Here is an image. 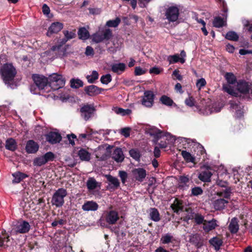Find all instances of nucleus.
Returning <instances> with one entry per match:
<instances>
[{
    "label": "nucleus",
    "instance_id": "obj_5",
    "mask_svg": "<svg viewBox=\"0 0 252 252\" xmlns=\"http://www.w3.org/2000/svg\"><path fill=\"white\" fill-rule=\"evenodd\" d=\"M195 141L186 138H182L179 147V151L181 152L183 158H193L192 155L193 146L194 145Z\"/></svg>",
    "mask_w": 252,
    "mask_h": 252
},
{
    "label": "nucleus",
    "instance_id": "obj_36",
    "mask_svg": "<svg viewBox=\"0 0 252 252\" xmlns=\"http://www.w3.org/2000/svg\"><path fill=\"white\" fill-rule=\"evenodd\" d=\"M12 176L14 177L12 183L14 184L19 183L25 178L29 177L26 174L21 172H16L13 173Z\"/></svg>",
    "mask_w": 252,
    "mask_h": 252
},
{
    "label": "nucleus",
    "instance_id": "obj_52",
    "mask_svg": "<svg viewBox=\"0 0 252 252\" xmlns=\"http://www.w3.org/2000/svg\"><path fill=\"white\" fill-rule=\"evenodd\" d=\"M98 73L96 71L94 70L91 75H88L86 78L89 83L93 84L94 83L96 80L98 78Z\"/></svg>",
    "mask_w": 252,
    "mask_h": 252
},
{
    "label": "nucleus",
    "instance_id": "obj_21",
    "mask_svg": "<svg viewBox=\"0 0 252 252\" xmlns=\"http://www.w3.org/2000/svg\"><path fill=\"white\" fill-rule=\"evenodd\" d=\"M39 149V145L33 140H29L27 141L25 150L27 153L35 154Z\"/></svg>",
    "mask_w": 252,
    "mask_h": 252
},
{
    "label": "nucleus",
    "instance_id": "obj_62",
    "mask_svg": "<svg viewBox=\"0 0 252 252\" xmlns=\"http://www.w3.org/2000/svg\"><path fill=\"white\" fill-rule=\"evenodd\" d=\"M32 203L33 202H27L23 200L21 202L20 205L25 211H28L30 210L31 208V205H32Z\"/></svg>",
    "mask_w": 252,
    "mask_h": 252
},
{
    "label": "nucleus",
    "instance_id": "obj_45",
    "mask_svg": "<svg viewBox=\"0 0 252 252\" xmlns=\"http://www.w3.org/2000/svg\"><path fill=\"white\" fill-rule=\"evenodd\" d=\"M97 182L93 178H89L86 183L87 188L89 190L95 189L97 187Z\"/></svg>",
    "mask_w": 252,
    "mask_h": 252
},
{
    "label": "nucleus",
    "instance_id": "obj_55",
    "mask_svg": "<svg viewBox=\"0 0 252 252\" xmlns=\"http://www.w3.org/2000/svg\"><path fill=\"white\" fill-rule=\"evenodd\" d=\"M64 44L65 43V42H66L67 40L72 39L75 37L76 34L75 32L72 31V32H68V31H65L64 32Z\"/></svg>",
    "mask_w": 252,
    "mask_h": 252
},
{
    "label": "nucleus",
    "instance_id": "obj_18",
    "mask_svg": "<svg viewBox=\"0 0 252 252\" xmlns=\"http://www.w3.org/2000/svg\"><path fill=\"white\" fill-rule=\"evenodd\" d=\"M52 202L53 205L57 207L62 206L63 204V189H59L54 194Z\"/></svg>",
    "mask_w": 252,
    "mask_h": 252
},
{
    "label": "nucleus",
    "instance_id": "obj_4",
    "mask_svg": "<svg viewBox=\"0 0 252 252\" xmlns=\"http://www.w3.org/2000/svg\"><path fill=\"white\" fill-rule=\"evenodd\" d=\"M49 85L50 86V90L53 89L54 91H57L54 94L56 95L57 97L63 101V94L62 93H59L60 91L59 90L62 88L60 84L63 82L62 79V76L57 73H53L49 76L48 78Z\"/></svg>",
    "mask_w": 252,
    "mask_h": 252
},
{
    "label": "nucleus",
    "instance_id": "obj_43",
    "mask_svg": "<svg viewBox=\"0 0 252 252\" xmlns=\"http://www.w3.org/2000/svg\"><path fill=\"white\" fill-rule=\"evenodd\" d=\"M231 189L230 188H226L224 190L217 191L216 194L220 197H223L225 198H229L231 193Z\"/></svg>",
    "mask_w": 252,
    "mask_h": 252
},
{
    "label": "nucleus",
    "instance_id": "obj_59",
    "mask_svg": "<svg viewBox=\"0 0 252 252\" xmlns=\"http://www.w3.org/2000/svg\"><path fill=\"white\" fill-rule=\"evenodd\" d=\"M40 179H41V176L39 172L34 173L31 177V180L35 181V182L38 181L39 183L43 185L44 182Z\"/></svg>",
    "mask_w": 252,
    "mask_h": 252
},
{
    "label": "nucleus",
    "instance_id": "obj_27",
    "mask_svg": "<svg viewBox=\"0 0 252 252\" xmlns=\"http://www.w3.org/2000/svg\"><path fill=\"white\" fill-rule=\"evenodd\" d=\"M170 207L174 213L178 214L179 211H183V202L181 200L175 198Z\"/></svg>",
    "mask_w": 252,
    "mask_h": 252
},
{
    "label": "nucleus",
    "instance_id": "obj_31",
    "mask_svg": "<svg viewBox=\"0 0 252 252\" xmlns=\"http://www.w3.org/2000/svg\"><path fill=\"white\" fill-rule=\"evenodd\" d=\"M217 226L216 220L213 219L210 221H206V222H204L203 229L205 232H208L214 229Z\"/></svg>",
    "mask_w": 252,
    "mask_h": 252
},
{
    "label": "nucleus",
    "instance_id": "obj_35",
    "mask_svg": "<svg viewBox=\"0 0 252 252\" xmlns=\"http://www.w3.org/2000/svg\"><path fill=\"white\" fill-rule=\"evenodd\" d=\"M209 243L214 247L215 250L217 251L220 249V248L223 243L222 240L217 237L211 238L209 240Z\"/></svg>",
    "mask_w": 252,
    "mask_h": 252
},
{
    "label": "nucleus",
    "instance_id": "obj_14",
    "mask_svg": "<svg viewBox=\"0 0 252 252\" xmlns=\"http://www.w3.org/2000/svg\"><path fill=\"white\" fill-rule=\"evenodd\" d=\"M46 141L51 144L59 143L62 140V136L58 131H50L45 135Z\"/></svg>",
    "mask_w": 252,
    "mask_h": 252
},
{
    "label": "nucleus",
    "instance_id": "obj_60",
    "mask_svg": "<svg viewBox=\"0 0 252 252\" xmlns=\"http://www.w3.org/2000/svg\"><path fill=\"white\" fill-rule=\"evenodd\" d=\"M172 238V236H171L169 234H166V235L163 236L161 237L160 241H161L162 244H166L169 243L171 241Z\"/></svg>",
    "mask_w": 252,
    "mask_h": 252
},
{
    "label": "nucleus",
    "instance_id": "obj_28",
    "mask_svg": "<svg viewBox=\"0 0 252 252\" xmlns=\"http://www.w3.org/2000/svg\"><path fill=\"white\" fill-rule=\"evenodd\" d=\"M190 180L187 176H181L179 177L178 187L180 189L185 190L188 188Z\"/></svg>",
    "mask_w": 252,
    "mask_h": 252
},
{
    "label": "nucleus",
    "instance_id": "obj_46",
    "mask_svg": "<svg viewBox=\"0 0 252 252\" xmlns=\"http://www.w3.org/2000/svg\"><path fill=\"white\" fill-rule=\"evenodd\" d=\"M160 101L163 104L168 106H171L174 103L173 100L165 95H163L160 97Z\"/></svg>",
    "mask_w": 252,
    "mask_h": 252
},
{
    "label": "nucleus",
    "instance_id": "obj_32",
    "mask_svg": "<svg viewBox=\"0 0 252 252\" xmlns=\"http://www.w3.org/2000/svg\"><path fill=\"white\" fill-rule=\"evenodd\" d=\"M78 36L80 39L86 40L89 38L90 35L89 31L85 27H81L78 31Z\"/></svg>",
    "mask_w": 252,
    "mask_h": 252
},
{
    "label": "nucleus",
    "instance_id": "obj_37",
    "mask_svg": "<svg viewBox=\"0 0 252 252\" xmlns=\"http://www.w3.org/2000/svg\"><path fill=\"white\" fill-rule=\"evenodd\" d=\"M167 60L169 64H173L178 62H180L181 63H184L186 61L185 59L180 58L179 55L177 54L174 55L169 56Z\"/></svg>",
    "mask_w": 252,
    "mask_h": 252
},
{
    "label": "nucleus",
    "instance_id": "obj_22",
    "mask_svg": "<svg viewBox=\"0 0 252 252\" xmlns=\"http://www.w3.org/2000/svg\"><path fill=\"white\" fill-rule=\"evenodd\" d=\"M222 15L223 18H221L220 16H217L214 18V19L213 21V25L214 27L217 28H220L226 25V19L227 17V14H222Z\"/></svg>",
    "mask_w": 252,
    "mask_h": 252
},
{
    "label": "nucleus",
    "instance_id": "obj_30",
    "mask_svg": "<svg viewBox=\"0 0 252 252\" xmlns=\"http://www.w3.org/2000/svg\"><path fill=\"white\" fill-rule=\"evenodd\" d=\"M239 226L237 218H233L231 219L228 226V228L231 233H236L239 230Z\"/></svg>",
    "mask_w": 252,
    "mask_h": 252
},
{
    "label": "nucleus",
    "instance_id": "obj_3",
    "mask_svg": "<svg viewBox=\"0 0 252 252\" xmlns=\"http://www.w3.org/2000/svg\"><path fill=\"white\" fill-rule=\"evenodd\" d=\"M1 78L5 84L10 86L16 74V68L11 63H4L0 70Z\"/></svg>",
    "mask_w": 252,
    "mask_h": 252
},
{
    "label": "nucleus",
    "instance_id": "obj_53",
    "mask_svg": "<svg viewBox=\"0 0 252 252\" xmlns=\"http://www.w3.org/2000/svg\"><path fill=\"white\" fill-rule=\"evenodd\" d=\"M103 40H108L113 36L112 30L110 29H105L102 33H100Z\"/></svg>",
    "mask_w": 252,
    "mask_h": 252
},
{
    "label": "nucleus",
    "instance_id": "obj_9",
    "mask_svg": "<svg viewBox=\"0 0 252 252\" xmlns=\"http://www.w3.org/2000/svg\"><path fill=\"white\" fill-rule=\"evenodd\" d=\"M179 14V8L176 6H171L166 9L165 15L169 22H174L178 19Z\"/></svg>",
    "mask_w": 252,
    "mask_h": 252
},
{
    "label": "nucleus",
    "instance_id": "obj_48",
    "mask_svg": "<svg viewBox=\"0 0 252 252\" xmlns=\"http://www.w3.org/2000/svg\"><path fill=\"white\" fill-rule=\"evenodd\" d=\"M77 149H79L77 152L79 158H90L91 154L87 149L82 148H78Z\"/></svg>",
    "mask_w": 252,
    "mask_h": 252
},
{
    "label": "nucleus",
    "instance_id": "obj_1",
    "mask_svg": "<svg viewBox=\"0 0 252 252\" xmlns=\"http://www.w3.org/2000/svg\"><path fill=\"white\" fill-rule=\"evenodd\" d=\"M235 90L239 94L240 100H252V81H247L245 79H239L235 85Z\"/></svg>",
    "mask_w": 252,
    "mask_h": 252
},
{
    "label": "nucleus",
    "instance_id": "obj_33",
    "mask_svg": "<svg viewBox=\"0 0 252 252\" xmlns=\"http://www.w3.org/2000/svg\"><path fill=\"white\" fill-rule=\"evenodd\" d=\"M228 203V201L223 198H220L215 200L213 202V206L216 210H220L224 209L225 204Z\"/></svg>",
    "mask_w": 252,
    "mask_h": 252
},
{
    "label": "nucleus",
    "instance_id": "obj_42",
    "mask_svg": "<svg viewBox=\"0 0 252 252\" xmlns=\"http://www.w3.org/2000/svg\"><path fill=\"white\" fill-rule=\"evenodd\" d=\"M186 211L187 214L185 216L182 218L181 220H183L184 221L188 222L190 220L194 219L196 213L193 212L190 208L187 209Z\"/></svg>",
    "mask_w": 252,
    "mask_h": 252
},
{
    "label": "nucleus",
    "instance_id": "obj_61",
    "mask_svg": "<svg viewBox=\"0 0 252 252\" xmlns=\"http://www.w3.org/2000/svg\"><path fill=\"white\" fill-rule=\"evenodd\" d=\"M203 190L200 187H194L191 189V195L193 196H197L202 194Z\"/></svg>",
    "mask_w": 252,
    "mask_h": 252
},
{
    "label": "nucleus",
    "instance_id": "obj_56",
    "mask_svg": "<svg viewBox=\"0 0 252 252\" xmlns=\"http://www.w3.org/2000/svg\"><path fill=\"white\" fill-rule=\"evenodd\" d=\"M100 81L102 84L107 85L112 81L111 75L110 74L103 75L101 77Z\"/></svg>",
    "mask_w": 252,
    "mask_h": 252
},
{
    "label": "nucleus",
    "instance_id": "obj_15",
    "mask_svg": "<svg viewBox=\"0 0 252 252\" xmlns=\"http://www.w3.org/2000/svg\"><path fill=\"white\" fill-rule=\"evenodd\" d=\"M155 95L153 92L146 91L144 92V96L142 100V104L148 107H151L154 103Z\"/></svg>",
    "mask_w": 252,
    "mask_h": 252
},
{
    "label": "nucleus",
    "instance_id": "obj_50",
    "mask_svg": "<svg viewBox=\"0 0 252 252\" xmlns=\"http://www.w3.org/2000/svg\"><path fill=\"white\" fill-rule=\"evenodd\" d=\"M223 90L228 94L236 97H238V93L235 92L230 86L228 85L223 86Z\"/></svg>",
    "mask_w": 252,
    "mask_h": 252
},
{
    "label": "nucleus",
    "instance_id": "obj_13",
    "mask_svg": "<svg viewBox=\"0 0 252 252\" xmlns=\"http://www.w3.org/2000/svg\"><path fill=\"white\" fill-rule=\"evenodd\" d=\"M164 132V131L161 130L154 126H149L146 128V133L153 137L154 142L159 141L161 135H163Z\"/></svg>",
    "mask_w": 252,
    "mask_h": 252
},
{
    "label": "nucleus",
    "instance_id": "obj_12",
    "mask_svg": "<svg viewBox=\"0 0 252 252\" xmlns=\"http://www.w3.org/2000/svg\"><path fill=\"white\" fill-rule=\"evenodd\" d=\"M105 90L94 85L85 86L84 91L86 94L89 96H96L102 93Z\"/></svg>",
    "mask_w": 252,
    "mask_h": 252
},
{
    "label": "nucleus",
    "instance_id": "obj_24",
    "mask_svg": "<svg viewBox=\"0 0 252 252\" xmlns=\"http://www.w3.org/2000/svg\"><path fill=\"white\" fill-rule=\"evenodd\" d=\"M113 148H115V149L113 151L112 157L111 158H125L122 148L119 147H115L113 145H108L106 148L107 152L111 153L112 152L111 150Z\"/></svg>",
    "mask_w": 252,
    "mask_h": 252
},
{
    "label": "nucleus",
    "instance_id": "obj_16",
    "mask_svg": "<svg viewBox=\"0 0 252 252\" xmlns=\"http://www.w3.org/2000/svg\"><path fill=\"white\" fill-rule=\"evenodd\" d=\"M132 174L135 180L139 182H142L147 175L146 170L142 168L133 169Z\"/></svg>",
    "mask_w": 252,
    "mask_h": 252
},
{
    "label": "nucleus",
    "instance_id": "obj_54",
    "mask_svg": "<svg viewBox=\"0 0 252 252\" xmlns=\"http://www.w3.org/2000/svg\"><path fill=\"white\" fill-rule=\"evenodd\" d=\"M121 22V19L117 17L115 20H109L106 22V25L108 27H117Z\"/></svg>",
    "mask_w": 252,
    "mask_h": 252
},
{
    "label": "nucleus",
    "instance_id": "obj_23",
    "mask_svg": "<svg viewBox=\"0 0 252 252\" xmlns=\"http://www.w3.org/2000/svg\"><path fill=\"white\" fill-rule=\"evenodd\" d=\"M63 28V25L59 22L53 23L51 24L48 29L47 32V35L50 36L53 33H57L60 32Z\"/></svg>",
    "mask_w": 252,
    "mask_h": 252
},
{
    "label": "nucleus",
    "instance_id": "obj_34",
    "mask_svg": "<svg viewBox=\"0 0 252 252\" xmlns=\"http://www.w3.org/2000/svg\"><path fill=\"white\" fill-rule=\"evenodd\" d=\"M5 147L8 150L14 151L17 148V142L12 138H8L6 140Z\"/></svg>",
    "mask_w": 252,
    "mask_h": 252
},
{
    "label": "nucleus",
    "instance_id": "obj_25",
    "mask_svg": "<svg viewBox=\"0 0 252 252\" xmlns=\"http://www.w3.org/2000/svg\"><path fill=\"white\" fill-rule=\"evenodd\" d=\"M231 108L236 110V113L237 117L240 118L243 116L244 112L242 109V107L243 108V106L241 105V103L239 100L232 101L230 102Z\"/></svg>",
    "mask_w": 252,
    "mask_h": 252
},
{
    "label": "nucleus",
    "instance_id": "obj_40",
    "mask_svg": "<svg viewBox=\"0 0 252 252\" xmlns=\"http://www.w3.org/2000/svg\"><path fill=\"white\" fill-rule=\"evenodd\" d=\"M150 219L154 221H158L160 218L158 210L156 208H151L150 212Z\"/></svg>",
    "mask_w": 252,
    "mask_h": 252
},
{
    "label": "nucleus",
    "instance_id": "obj_51",
    "mask_svg": "<svg viewBox=\"0 0 252 252\" xmlns=\"http://www.w3.org/2000/svg\"><path fill=\"white\" fill-rule=\"evenodd\" d=\"M53 158H34L33 164L34 166H40L45 164L49 160H53Z\"/></svg>",
    "mask_w": 252,
    "mask_h": 252
},
{
    "label": "nucleus",
    "instance_id": "obj_47",
    "mask_svg": "<svg viewBox=\"0 0 252 252\" xmlns=\"http://www.w3.org/2000/svg\"><path fill=\"white\" fill-rule=\"evenodd\" d=\"M107 180L112 184L114 188H117L120 186V182L118 179L110 175H106Z\"/></svg>",
    "mask_w": 252,
    "mask_h": 252
},
{
    "label": "nucleus",
    "instance_id": "obj_44",
    "mask_svg": "<svg viewBox=\"0 0 252 252\" xmlns=\"http://www.w3.org/2000/svg\"><path fill=\"white\" fill-rule=\"evenodd\" d=\"M225 38L229 40L237 41L239 39V35L234 31H229L226 33Z\"/></svg>",
    "mask_w": 252,
    "mask_h": 252
},
{
    "label": "nucleus",
    "instance_id": "obj_49",
    "mask_svg": "<svg viewBox=\"0 0 252 252\" xmlns=\"http://www.w3.org/2000/svg\"><path fill=\"white\" fill-rule=\"evenodd\" d=\"M223 90L228 94L236 97H238V93L235 92L230 86L228 85L223 86Z\"/></svg>",
    "mask_w": 252,
    "mask_h": 252
},
{
    "label": "nucleus",
    "instance_id": "obj_58",
    "mask_svg": "<svg viewBox=\"0 0 252 252\" xmlns=\"http://www.w3.org/2000/svg\"><path fill=\"white\" fill-rule=\"evenodd\" d=\"M129 155L131 158H140L141 154L138 149H131L129 151Z\"/></svg>",
    "mask_w": 252,
    "mask_h": 252
},
{
    "label": "nucleus",
    "instance_id": "obj_63",
    "mask_svg": "<svg viewBox=\"0 0 252 252\" xmlns=\"http://www.w3.org/2000/svg\"><path fill=\"white\" fill-rule=\"evenodd\" d=\"M119 175L123 184H125L128 177L127 173L124 171H119Z\"/></svg>",
    "mask_w": 252,
    "mask_h": 252
},
{
    "label": "nucleus",
    "instance_id": "obj_10",
    "mask_svg": "<svg viewBox=\"0 0 252 252\" xmlns=\"http://www.w3.org/2000/svg\"><path fill=\"white\" fill-rule=\"evenodd\" d=\"M95 108L93 104H85L80 108L81 117L85 120H89L95 111Z\"/></svg>",
    "mask_w": 252,
    "mask_h": 252
},
{
    "label": "nucleus",
    "instance_id": "obj_38",
    "mask_svg": "<svg viewBox=\"0 0 252 252\" xmlns=\"http://www.w3.org/2000/svg\"><path fill=\"white\" fill-rule=\"evenodd\" d=\"M83 82L78 78H72L70 80V86L71 88L78 89L83 87Z\"/></svg>",
    "mask_w": 252,
    "mask_h": 252
},
{
    "label": "nucleus",
    "instance_id": "obj_7",
    "mask_svg": "<svg viewBox=\"0 0 252 252\" xmlns=\"http://www.w3.org/2000/svg\"><path fill=\"white\" fill-rule=\"evenodd\" d=\"M158 142H155L157 144L159 148L165 149L167 148H170L173 144L175 141L174 137L171 136L169 133L164 132V134L161 135V137Z\"/></svg>",
    "mask_w": 252,
    "mask_h": 252
},
{
    "label": "nucleus",
    "instance_id": "obj_29",
    "mask_svg": "<svg viewBox=\"0 0 252 252\" xmlns=\"http://www.w3.org/2000/svg\"><path fill=\"white\" fill-rule=\"evenodd\" d=\"M111 70L117 73V74H121L122 73L125 71L126 65L124 63H114L111 65Z\"/></svg>",
    "mask_w": 252,
    "mask_h": 252
},
{
    "label": "nucleus",
    "instance_id": "obj_57",
    "mask_svg": "<svg viewBox=\"0 0 252 252\" xmlns=\"http://www.w3.org/2000/svg\"><path fill=\"white\" fill-rule=\"evenodd\" d=\"M194 220L197 224H203L204 222L206 221V220H204V217L199 213H196Z\"/></svg>",
    "mask_w": 252,
    "mask_h": 252
},
{
    "label": "nucleus",
    "instance_id": "obj_41",
    "mask_svg": "<svg viewBox=\"0 0 252 252\" xmlns=\"http://www.w3.org/2000/svg\"><path fill=\"white\" fill-rule=\"evenodd\" d=\"M113 110L116 114L121 115L122 116L128 115L131 113L130 109H124L118 107H114Z\"/></svg>",
    "mask_w": 252,
    "mask_h": 252
},
{
    "label": "nucleus",
    "instance_id": "obj_17",
    "mask_svg": "<svg viewBox=\"0 0 252 252\" xmlns=\"http://www.w3.org/2000/svg\"><path fill=\"white\" fill-rule=\"evenodd\" d=\"M192 150L194 151H192V155H191L193 158H195V155L196 156H202L203 158H205L207 156L204 148L198 142H195Z\"/></svg>",
    "mask_w": 252,
    "mask_h": 252
},
{
    "label": "nucleus",
    "instance_id": "obj_19",
    "mask_svg": "<svg viewBox=\"0 0 252 252\" xmlns=\"http://www.w3.org/2000/svg\"><path fill=\"white\" fill-rule=\"evenodd\" d=\"M204 167L207 170L201 172L198 175V178L200 180L204 182H209L211 181V177L212 173L209 169H212L211 166L207 164L204 165Z\"/></svg>",
    "mask_w": 252,
    "mask_h": 252
},
{
    "label": "nucleus",
    "instance_id": "obj_11",
    "mask_svg": "<svg viewBox=\"0 0 252 252\" xmlns=\"http://www.w3.org/2000/svg\"><path fill=\"white\" fill-rule=\"evenodd\" d=\"M31 229V225L29 223L24 220H20L14 225L13 230L16 234L18 233H27Z\"/></svg>",
    "mask_w": 252,
    "mask_h": 252
},
{
    "label": "nucleus",
    "instance_id": "obj_39",
    "mask_svg": "<svg viewBox=\"0 0 252 252\" xmlns=\"http://www.w3.org/2000/svg\"><path fill=\"white\" fill-rule=\"evenodd\" d=\"M224 77L227 81V82L229 84H237V82H238V80H237L236 77L233 73L226 72L224 75Z\"/></svg>",
    "mask_w": 252,
    "mask_h": 252
},
{
    "label": "nucleus",
    "instance_id": "obj_26",
    "mask_svg": "<svg viewBox=\"0 0 252 252\" xmlns=\"http://www.w3.org/2000/svg\"><path fill=\"white\" fill-rule=\"evenodd\" d=\"M98 205L94 201H88L85 202L82 207L85 211H95L98 209Z\"/></svg>",
    "mask_w": 252,
    "mask_h": 252
},
{
    "label": "nucleus",
    "instance_id": "obj_6",
    "mask_svg": "<svg viewBox=\"0 0 252 252\" xmlns=\"http://www.w3.org/2000/svg\"><path fill=\"white\" fill-rule=\"evenodd\" d=\"M43 54L44 56H52L51 58H63V38H60L50 50Z\"/></svg>",
    "mask_w": 252,
    "mask_h": 252
},
{
    "label": "nucleus",
    "instance_id": "obj_2",
    "mask_svg": "<svg viewBox=\"0 0 252 252\" xmlns=\"http://www.w3.org/2000/svg\"><path fill=\"white\" fill-rule=\"evenodd\" d=\"M32 79L34 85H32L31 90L33 94L44 93L49 92L50 86L47 77L39 74H34L32 75Z\"/></svg>",
    "mask_w": 252,
    "mask_h": 252
},
{
    "label": "nucleus",
    "instance_id": "obj_8",
    "mask_svg": "<svg viewBox=\"0 0 252 252\" xmlns=\"http://www.w3.org/2000/svg\"><path fill=\"white\" fill-rule=\"evenodd\" d=\"M103 218L105 221L110 225L116 224L119 220L118 212L113 210L104 211Z\"/></svg>",
    "mask_w": 252,
    "mask_h": 252
},
{
    "label": "nucleus",
    "instance_id": "obj_20",
    "mask_svg": "<svg viewBox=\"0 0 252 252\" xmlns=\"http://www.w3.org/2000/svg\"><path fill=\"white\" fill-rule=\"evenodd\" d=\"M189 242L193 244L197 249L200 248L204 245L203 238L200 234L198 233L190 235Z\"/></svg>",
    "mask_w": 252,
    "mask_h": 252
},
{
    "label": "nucleus",
    "instance_id": "obj_64",
    "mask_svg": "<svg viewBox=\"0 0 252 252\" xmlns=\"http://www.w3.org/2000/svg\"><path fill=\"white\" fill-rule=\"evenodd\" d=\"M185 103L189 107H192L194 105L195 100L193 96H189L185 100Z\"/></svg>",
    "mask_w": 252,
    "mask_h": 252
}]
</instances>
